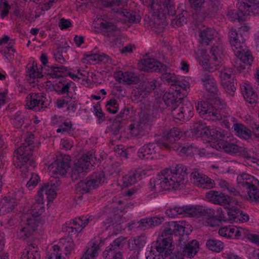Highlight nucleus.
Instances as JSON below:
<instances>
[{"mask_svg": "<svg viewBox=\"0 0 259 259\" xmlns=\"http://www.w3.org/2000/svg\"><path fill=\"white\" fill-rule=\"evenodd\" d=\"M186 167L176 164L161 171L156 179L149 182V189L156 192L170 189H181L185 185Z\"/></svg>", "mask_w": 259, "mask_h": 259, "instance_id": "f257e3e1", "label": "nucleus"}, {"mask_svg": "<svg viewBox=\"0 0 259 259\" xmlns=\"http://www.w3.org/2000/svg\"><path fill=\"white\" fill-rule=\"evenodd\" d=\"M228 36L232 49L236 57L233 64L234 67L237 69L244 68L245 64L250 65L253 61V57L250 52L246 49L245 38L242 34L239 35L237 30L232 28L229 31Z\"/></svg>", "mask_w": 259, "mask_h": 259, "instance_id": "f03ea898", "label": "nucleus"}, {"mask_svg": "<svg viewBox=\"0 0 259 259\" xmlns=\"http://www.w3.org/2000/svg\"><path fill=\"white\" fill-rule=\"evenodd\" d=\"M151 9L153 14L150 21V26L156 33H160L164 31L167 25L166 16L173 11V4L153 1L151 4Z\"/></svg>", "mask_w": 259, "mask_h": 259, "instance_id": "7ed1b4c3", "label": "nucleus"}, {"mask_svg": "<svg viewBox=\"0 0 259 259\" xmlns=\"http://www.w3.org/2000/svg\"><path fill=\"white\" fill-rule=\"evenodd\" d=\"M33 138V135H29L25 138V142L22 145L15 151L14 164L16 167L24 169L27 166V163L34 166L32 157V150L34 148Z\"/></svg>", "mask_w": 259, "mask_h": 259, "instance_id": "20e7f679", "label": "nucleus"}, {"mask_svg": "<svg viewBox=\"0 0 259 259\" xmlns=\"http://www.w3.org/2000/svg\"><path fill=\"white\" fill-rule=\"evenodd\" d=\"M178 245L180 247V250L170 256L169 259H185L193 258L199 249V243L196 240H189L187 235L179 237Z\"/></svg>", "mask_w": 259, "mask_h": 259, "instance_id": "39448f33", "label": "nucleus"}, {"mask_svg": "<svg viewBox=\"0 0 259 259\" xmlns=\"http://www.w3.org/2000/svg\"><path fill=\"white\" fill-rule=\"evenodd\" d=\"M216 136L213 141L210 142V146L217 150H222L224 152L233 154L239 151L240 147L235 143L236 140L231 137L226 136L225 131L219 129L215 133Z\"/></svg>", "mask_w": 259, "mask_h": 259, "instance_id": "423d86ee", "label": "nucleus"}, {"mask_svg": "<svg viewBox=\"0 0 259 259\" xmlns=\"http://www.w3.org/2000/svg\"><path fill=\"white\" fill-rule=\"evenodd\" d=\"M96 157L93 152L89 151L84 154L78 161L75 162L72 169L71 177L74 179H77L81 177L83 173L93 166L95 163Z\"/></svg>", "mask_w": 259, "mask_h": 259, "instance_id": "0eeeda50", "label": "nucleus"}, {"mask_svg": "<svg viewBox=\"0 0 259 259\" xmlns=\"http://www.w3.org/2000/svg\"><path fill=\"white\" fill-rule=\"evenodd\" d=\"M150 125L149 115L143 113L141 114L139 120L133 121L128 126V130L133 136L141 138L146 134Z\"/></svg>", "mask_w": 259, "mask_h": 259, "instance_id": "6e6552de", "label": "nucleus"}, {"mask_svg": "<svg viewBox=\"0 0 259 259\" xmlns=\"http://www.w3.org/2000/svg\"><path fill=\"white\" fill-rule=\"evenodd\" d=\"M196 110L199 115L208 120L217 121L222 117L221 111L217 109L208 101H200L198 103Z\"/></svg>", "mask_w": 259, "mask_h": 259, "instance_id": "1a4fd4ad", "label": "nucleus"}, {"mask_svg": "<svg viewBox=\"0 0 259 259\" xmlns=\"http://www.w3.org/2000/svg\"><path fill=\"white\" fill-rule=\"evenodd\" d=\"M185 93L180 92L175 86H170L169 89L164 94L163 101L165 105L170 108L171 114L172 110L176 109L180 103L181 99L185 96Z\"/></svg>", "mask_w": 259, "mask_h": 259, "instance_id": "9d476101", "label": "nucleus"}, {"mask_svg": "<svg viewBox=\"0 0 259 259\" xmlns=\"http://www.w3.org/2000/svg\"><path fill=\"white\" fill-rule=\"evenodd\" d=\"M94 219L95 217L93 215L81 216L66 223L63 226L62 229L70 235L75 234L81 231L88 224L93 223Z\"/></svg>", "mask_w": 259, "mask_h": 259, "instance_id": "9b49d317", "label": "nucleus"}, {"mask_svg": "<svg viewBox=\"0 0 259 259\" xmlns=\"http://www.w3.org/2000/svg\"><path fill=\"white\" fill-rule=\"evenodd\" d=\"M124 239L116 238L111 244L108 246L103 253L104 259H122L120 250L123 247Z\"/></svg>", "mask_w": 259, "mask_h": 259, "instance_id": "f8f14e48", "label": "nucleus"}, {"mask_svg": "<svg viewBox=\"0 0 259 259\" xmlns=\"http://www.w3.org/2000/svg\"><path fill=\"white\" fill-rule=\"evenodd\" d=\"M46 98L39 93H31L26 98V106L35 111H41L49 106Z\"/></svg>", "mask_w": 259, "mask_h": 259, "instance_id": "ddd939ff", "label": "nucleus"}, {"mask_svg": "<svg viewBox=\"0 0 259 259\" xmlns=\"http://www.w3.org/2000/svg\"><path fill=\"white\" fill-rule=\"evenodd\" d=\"M221 83L225 92L231 95L234 93L236 88L234 84V76L232 69L224 68L220 72Z\"/></svg>", "mask_w": 259, "mask_h": 259, "instance_id": "4468645a", "label": "nucleus"}, {"mask_svg": "<svg viewBox=\"0 0 259 259\" xmlns=\"http://www.w3.org/2000/svg\"><path fill=\"white\" fill-rule=\"evenodd\" d=\"M161 142V140H160L157 143H149L143 145L138 151V157L141 159H153L156 157L159 149H166L160 147Z\"/></svg>", "mask_w": 259, "mask_h": 259, "instance_id": "2eb2a0df", "label": "nucleus"}, {"mask_svg": "<svg viewBox=\"0 0 259 259\" xmlns=\"http://www.w3.org/2000/svg\"><path fill=\"white\" fill-rule=\"evenodd\" d=\"M236 6L246 18L251 14L259 15V2L256 0H238Z\"/></svg>", "mask_w": 259, "mask_h": 259, "instance_id": "dca6fc26", "label": "nucleus"}, {"mask_svg": "<svg viewBox=\"0 0 259 259\" xmlns=\"http://www.w3.org/2000/svg\"><path fill=\"white\" fill-rule=\"evenodd\" d=\"M101 27L107 30L108 36L112 45L114 47H119L122 45V38L119 35L120 31L117 28L111 23L103 21L101 23Z\"/></svg>", "mask_w": 259, "mask_h": 259, "instance_id": "f3484780", "label": "nucleus"}, {"mask_svg": "<svg viewBox=\"0 0 259 259\" xmlns=\"http://www.w3.org/2000/svg\"><path fill=\"white\" fill-rule=\"evenodd\" d=\"M190 180L194 185L200 188L210 189L213 186V181L197 169L193 170Z\"/></svg>", "mask_w": 259, "mask_h": 259, "instance_id": "a211bd4d", "label": "nucleus"}, {"mask_svg": "<svg viewBox=\"0 0 259 259\" xmlns=\"http://www.w3.org/2000/svg\"><path fill=\"white\" fill-rule=\"evenodd\" d=\"M172 238V237L169 235L163 236L162 232L161 237L158 238L156 242L152 243V244L158 251H159L162 255L164 254L165 256H167L171 253L172 250L171 248Z\"/></svg>", "mask_w": 259, "mask_h": 259, "instance_id": "6ab92c4d", "label": "nucleus"}, {"mask_svg": "<svg viewBox=\"0 0 259 259\" xmlns=\"http://www.w3.org/2000/svg\"><path fill=\"white\" fill-rule=\"evenodd\" d=\"M182 135V132L179 128L174 127L171 129L168 133L162 137L161 142L160 143V147L170 150L174 144L177 143L175 141L179 140Z\"/></svg>", "mask_w": 259, "mask_h": 259, "instance_id": "aec40b11", "label": "nucleus"}, {"mask_svg": "<svg viewBox=\"0 0 259 259\" xmlns=\"http://www.w3.org/2000/svg\"><path fill=\"white\" fill-rule=\"evenodd\" d=\"M196 59L206 71L213 72L217 70V65L213 64L211 59L209 58L205 50L200 49L195 52Z\"/></svg>", "mask_w": 259, "mask_h": 259, "instance_id": "412c9836", "label": "nucleus"}, {"mask_svg": "<svg viewBox=\"0 0 259 259\" xmlns=\"http://www.w3.org/2000/svg\"><path fill=\"white\" fill-rule=\"evenodd\" d=\"M140 67L141 70L145 72H161L166 68V66L160 62L148 57L142 60Z\"/></svg>", "mask_w": 259, "mask_h": 259, "instance_id": "4be33fe9", "label": "nucleus"}, {"mask_svg": "<svg viewBox=\"0 0 259 259\" xmlns=\"http://www.w3.org/2000/svg\"><path fill=\"white\" fill-rule=\"evenodd\" d=\"M172 115L180 120H188L193 115V107L191 103H186L172 110Z\"/></svg>", "mask_w": 259, "mask_h": 259, "instance_id": "5701e85b", "label": "nucleus"}, {"mask_svg": "<svg viewBox=\"0 0 259 259\" xmlns=\"http://www.w3.org/2000/svg\"><path fill=\"white\" fill-rule=\"evenodd\" d=\"M206 198L214 204L222 206L229 204L232 198L221 192L210 191L206 194Z\"/></svg>", "mask_w": 259, "mask_h": 259, "instance_id": "b1692460", "label": "nucleus"}, {"mask_svg": "<svg viewBox=\"0 0 259 259\" xmlns=\"http://www.w3.org/2000/svg\"><path fill=\"white\" fill-rule=\"evenodd\" d=\"M218 39L211 47L209 50L212 56L211 60L214 61L213 64L217 65V69H218V66L221 62L225 53V48L222 41L220 38Z\"/></svg>", "mask_w": 259, "mask_h": 259, "instance_id": "393cba45", "label": "nucleus"}, {"mask_svg": "<svg viewBox=\"0 0 259 259\" xmlns=\"http://www.w3.org/2000/svg\"><path fill=\"white\" fill-rule=\"evenodd\" d=\"M38 224V221L28 217L27 218V224L17 232L18 237L22 240H25L29 237L32 234L33 231L36 229Z\"/></svg>", "mask_w": 259, "mask_h": 259, "instance_id": "a878e982", "label": "nucleus"}, {"mask_svg": "<svg viewBox=\"0 0 259 259\" xmlns=\"http://www.w3.org/2000/svg\"><path fill=\"white\" fill-rule=\"evenodd\" d=\"M219 129H210L209 127L207 126L205 123L202 122L195 123L191 129V132L197 137H202L204 135L207 136L210 135L214 139L216 136L217 132H219Z\"/></svg>", "mask_w": 259, "mask_h": 259, "instance_id": "bb28decb", "label": "nucleus"}, {"mask_svg": "<svg viewBox=\"0 0 259 259\" xmlns=\"http://www.w3.org/2000/svg\"><path fill=\"white\" fill-rule=\"evenodd\" d=\"M200 79L204 89L210 94V96L219 92L217 81L212 75L207 73H203Z\"/></svg>", "mask_w": 259, "mask_h": 259, "instance_id": "cd10ccee", "label": "nucleus"}, {"mask_svg": "<svg viewBox=\"0 0 259 259\" xmlns=\"http://www.w3.org/2000/svg\"><path fill=\"white\" fill-rule=\"evenodd\" d=\"M114 76L117 81L123 84H132L138 80V77L131 71H118L114 73Z\"/></svg>", "mask_w": 259, "mask_h": 259, "instance_id": "c85d7f7f", "label": "nucleus"}, {"mask_svg": "<svg viewBox=\"0 0 259 259\" xmlns=\"http://www.w3.org/2000/svg\"><path fill=\"white\" fill-rule=\"evenodd\" d=\"M56 182H53L51 181L49 183L45 185L38 191L37 194L42 197H44V194H45L49 201H53L56 196V191L59 186L57 180Z\"/></svg>", "mask_w": 259, "mask_h": 259, "instance_id": "c756f323", "label": "nucleus"}, {"mask_svg": "<svg viewBox=\"0 0 259 259\" xmlns=\"http://www.w3.org/2000/svg\"><path fill=\"white\" fill-rule=\"evenodd\" d=\"M70 166L69 161L58 159L53 162L49 166L50 175L58 174L61 176L65 175Z\"/></svg>", "mask_w": 259, "mask_h": 259, "instance_id": "7c9ffc66", "label": "nucleus"}, {"mask_svg": "<svg viewBox=\"0 0 259 259\" xmlns=\"http://www.w3.org/2000/svg\"><path fill=\"white\" fill-rule=\"evenodd\" d=\"M238 185L246 190L251 187L259 186V181L253 176L248 174L243 173L237 176Z\"/></svg>", "mask_w": 259, "mask_h": 259, "instance_id": "2f4dec72", "label": "nucleus"}, {"mask_svg": "<svg viewBox=\"0 0 259 259\" xmlns=\"http://www.w3.org/2000/svg\"><path fill=\"white\" fill-rule=\"evenodd\" d=\"M17 205L15 201L10 196L0 199V217L13 212Z\"/></svg>", "mask_w": 259, "mask_h": 259, "instance_id": "473e14b6", "label": "nucleus"}, {"mask_svg": "<svg viewBox=\"0 0 259 259\" xmlns=\"http://www.w3.org/2000/svg\"><path fill=\"white\" fill-rule=\"evenodd\" d=\"M185 231V228L175 222H170L167 224V227L163 231V236L169 235L172 236L174 234L176 240L178 241L179 237L184 234H181Z\"/></svg>", "mask_w": 259, "mask_h": 259, "instance_id": "72a5a7b5", "label": "nucleus"}, {"mask_svg": "<svg viewBox=\"0 0 259 259\" xmlns=\"http://www.w3.org/2000/svg\"><path fill=\"white\" fill-rule=\"evenodd\" d=\"M45 211V205L44 197L40 196L38 194L35 197V202L31 206V209L29 211V213L31 217H29L31 219L37 220V217L41 215Z\"/></svg>", "mask_w": 259, "mask_h": 259, "instance_id": "f704fd0d", "label": "nucleus"}, {"mask_svg": "<svg viewBox=\"0 0 259 259\" xmlns=\"http://www.w3.org/2000/svg\"><path fill=\"white\" fill-rule=\"evenodd\" d=\"M240 88L244 98L246 102L250 104L256 102L257 96L249 83H243L240 85Z\"/></svg>", "mask_w": 259, "mask_h": 259, "instance_id": "c9c22d12", "label": "nucleus"}, {"mask_svg": "<svg viewBox=\"0 0 259 259\" xmlns=\"http://www.w3.org/2000/svg\"><path fill=\"white\" fill-rule=\"evenodd\" d=\"M232 128L235 135L242 139L248 140L251 137V131L242 123H234Z\"/></svg>", "mask_w": 259, "mask_h": 259, "instance_id": "e433bc0d", "label": "nucleus"}, {"mask_svg": "<svg viewBox=\"0 0 259 259\" xmlns=\"http://www.w3.org/2000/svg\"><path fill=\"white\" fill-rule=\"evenodd\" d=\"M217 32L211 28H203L199 33V41L202 44L209 45L216 36Z\"/></svg>", "mask_w": 259, "mask_h": 259, "instance_id": "4c0bfd02", "label": "nucleus"}, {"mask_svg": "<svg viewBox=\"0 0 259 259\" xmlns=\"http://www.w3.org/2000/svg\"><path fill=\"white\" fill-rule=\"evenodd\" d=\"M199 217H203L207 219V223L208 225L213 227L215 224L214 210L210 208L198 206Z\"/></svg>", "mask_w": 259, "mask_h": 259, "instance_id": "58836bf2", "label": "nucleus"}, {"mask_svg": "<svg viewBox=\"0 0 259 259\" xmlns=\"http://www.w3.org/2000/svg\"><path fill=\"white\" fill-rule=\"evenodd\" d=\"M101 241L100 240H93L90 242L89 247L80 259H94L98 255V250L100 248Z\"/></svg>", "mask_w": 259, "mask_h": 259, "instance_id": "ea45409f", "label": "nucleus"}, {"mask_svg": "<svg viewBox=\"0 0 259 259\" xmlns=\"http://www.w3.org/2000/svg\"><path fill=\"white\" fill-rule=\"evenodd\" d=\"M40 254L36 244H30L24 250L21 259H40Z\"/></svg>", "mask_w": 259, "mask_h": 259, "instance_id": "a19ab883", "label": "nucleus"}, {"mask_svg": "<svg viewBox=\"0 0 259 259\" xmlns=\"http://www.w3.org/2000/svg\"><path fill=\"white\" fill-rule=\"evenodd\" d=\"M218 186L222 190V191L229 193L230 195L237 196L240 195V192L230 182L223 180L218 179L216 181Z\"/></svg>", "mask_w": 259, "mask_h": 259, "instance_id": "79ce46f5", "label": "nucleus"}, {"mask_svg": "<svg viewBox=\"0 0 259 259\" xmlns=\"http://www.w3.org/2000/svg\"><path fill=\"white\" fill-rule=\"evenodd\" d=\"M60 245L58 246L60 248V253L62 254V250H64V254L67 255L73 249L74 244L70 237L61 239L59 242ZM57 246V245H56ZM62 257H63L61 256Z\"/></svg>", "mask_w": 259, "mask_h": 259, "instance_id": "37998d69", "label": "nucleus"}, {"mask_svg": "<svg viewBox=\"0 0 259 259\" xmlns=\"http://www.w3.org/2000/svg\"><path fill=\"white\" fill-rule=\"evenodd\" d=\"M115 13L118 14L121 16L124 17V20L130 23H138L140 19L139 17H136L135 13L129 12L127 10H122L120 9H114Z\"/></svg>", "mask_w": 259, "mask_h": 259, "instance_id": "c03bdc74", "label": "nucleus"}, {"mask_svg": "<svg viewBox=\"0 0 259 259\" xmlns=\"http://www.w3.org/2000/svg\"><path fill=\"white\" fill-rule=\"evenodd\" d=\"M94 188L99 187L105 181V175L103 171L95 172L88 178Z\"/></svg>", "mask_w": 259, "mask_h": 259, "instance_id": "a18cd8bd", "label": "nucleus"}, {"mask_svg": "<svg viewBox=\"0 0 259 259\" xmlns=\"http://www.w3.org/2000/svg\"><path fill=\"white\" fill-rule=\"evenodd\" d=\"M238 237L246 236L247 239L252 243L259 245V235L248 233V231L245 229L238 227Z\"/></svg>", "mask_w": 259, "mask_h": 259, "instance_id": "49530a36", "label": "nucleus"}, {"mask_svg": "<svg viewBox=\"0 0 259 259\" xmlns=\"http://www.w3.org/2000/svg\"><path fill=\"white\" fill-rule=\"evenodd\" d=\"M90 183L88 178L79 182L75 189L76 194L79 195L85 194L89 192L90 190L94 189Z\"/></svg>", "mask_w": 259, "mask_h": 259, "instance_id": "de8ad7c7", "label": "nucleus"}, {"mask_svg": "<svg viewBox=\"0 0 259 259\" xmlns=\"http://www.w3.org/2000/svg\"><path fill=\"white\" fill-rule=\"evenodd\" d=\"M239 209L232 207L227 209V217H221L225 221H228L231 223H237V219L239 213Z\"/></svg>", "mask_w": 259, "mask_h": 259, "instance_id": "09e8293b", "label": "nucleus"}, {"mask_svg": "<svg viewBox=\"0 0 259 259\" xmlns=\"http://www.w3.org/2000/svg\"><path fill=\"white\" fill-rule=\"evenodd\" d=\"M208 248L216 252H220L224 248L223 242L215 239H210L206 242Z\"/></svg>", "mask_w": 259, "mask_h": 259, "instance_id": "8fccbe9b", "label": "nucleus"}, {"mask_svg": "<svg viewBox=\"0 0 259 259\" xmlns=\"http://www.w3.org/2000/svg\"><path fill=\"white\" fill-rule=\"evenodd\" d=\"M66 71V67L62 65H52L51 67V70L48 74L52 78H58L62 77L63 75V73Z\"/></svg>", "mask_w": 259, "mask_h": 259, "instance_id": "3c124183", "label": "nucleus"}, {"mask_svg": "<svg viewBox=\"0 0 259 259\" xmlns=\"http://www.w3.org/2000/svg\"><path fill=\"white\" fill-rule=\"evenodd\" d=\"M26 76L30 79H35L42 76L41 72L37 69L36 65L34 64H28L27 66Z\"/></svg>", "mask_w": 259, "mask_h": 259, "instance_id": "603ef678", "label": "nucleus"}, {"mask_svg": "<svg viewBox=\"0 0 259 259\" xmlns=\"http://www.w3.org/2000/svg\"><path fill=\"white\" fill-rule=\"evenodd\" d=\"M151 226L150 218L142 219L140 221L136 222H133L128 224V227L129 230H132L135 227L140 228V229L148 228Z\"/></svg>", "mask_w": 259, "mask_h": 259, "instance_id": "864d4df0", "label": "nucleus"}, {"mask_svg": "<svg viewBox=\"0 0 259 259\" xmlns=\"http://www.w3.org/2000/svg\"><path fill=\"white\" fill-rule=\"evenodd\" d=\"M188 13L186 11H183V12L177 15L175 19H173L171 21V25L173 27L181 26L187 23V17Z\"/></svg>", "mask_w": 259, "mask_h": 259, "instance_id": "5fc2aeb1", "label": "nucleus"}, {"mask_svg": "<svg viewBox=\"0 0 259 259\" xmlns=\"http://www.w3.org/2000/svg\"><path fill=\"white\" fill-rule=\"evenodd\" d=\"M259 186H255L251 187L247 189V192L248 197L247 199L251 202H259Z\"/></svg>", "mask_w": 259, "mask_h": 259, "instance_id": "6e6d98bb", "label": "nucleus"}, {"mask_svg": "<svg viewBox=\"0 0 259 259\" xmlns=\"http://www.w3.org/2000/svg\"><path fill=\"white\" fill-rule=\"evenodd\" d=\"M71 88H74V83L70 81L67 83L60 82L55 90L60 94H65L69 93Z\"/></svg>", "mask_w": 259, "mask_h": 259, "instance_id": "4d7b16f0", "label": "nucleus"}, {"mask_svg": "<svg viewBox=\"0 0 259 259\" xmlns=\"http://www.w3.org/2000/svg\"><path fill=\"white\" fill-rule=\"evenodd\" d=\"M208 8L205 10L206 15H211L217 12L221 8L220 0H208Z\"/></svg>", "mask_w": 259, "mask_h": 259, "instance_id": "13d9d810", "label": "nucleus"}, {"mask_svg": "<svg viewBox=\"0 0 259 259\" xmlns=\"http://www.w3.org/2000/svg\"><path fill=\"white\" fill-rule=\"evenodd\" d=\"M128 0H103V5L106 7L113 8L112 11L115 13L114 9H118L117 7L123 6L127 4Z\"/></svg>", "mask_w": 259, "mask_h": 259, "instance_id": "bf43d9fd", "label": "nucleus"}, {"mask_svg": "<svg viewBox=\"0 0 259 259\" xmlns=\"http://www.w3.org/2000/svg\"><path fill=\"white\" fill-rule=\"evenodd\" d=\"M190 81L191 79L190 77H186L185 78H179L177 81L175 87L177 89L182 92L181 90L187 91L190 87Z\"/></svg>", "mask_w": 259, "mask_h": 259, "instance_id": "052dcab7", "label": "nucleus"}, {"mask_svg": "<svg viewBox=\"0 0 259 259\" xmlns=\"http://www.w3.org/2000/svg\"><path fill=\"white\" fill-rule=\"evenodd\" d=\"M60 248L57 245H53L48 251L47 254V259H64L61 257V254L60 253Z\"/></svg>", "mask_w": 259, "mask_h": 259, "instance_id": "680f3d73", "label": "nucleus"}, {"mask_svg": "<svg viewBox=\"0 0 259 259\" xmlns=\"http://www.w3.org/2000/svg\"><path fill=\"white\" fill-rule=\"evenodd\" d=\"M161 78L164 82H165L171 86H175L178 77L175 74L169 72H165L163 73L161 76Z\"/></svg>", "mask_w": 259, "mask_h": 259, "instance_id": "e2e57ef3", "label": "nucleus"}, {"mask_svg": "<svg viewBox=\"0 0 259 259\" xmlns=\"http://www.w3.org/2000/svg\"><path fill=\"white\" fill-rule=\"evenodd\" d=\"M146 242V237L145 235H140L130 240V243L135 245L134 248L141 249L144 247Z\"/></svg>", "mask_w": 259, "mask_h": 259, "instance_id": "0e129e2a", "label": "nucleus"}, {"mask_svg": "<svg viewBox=\"0 0 259 259\" xmlns=\"http://www.w3.org/2000/svg\"><path fill=\"white\" fill-rule=\"evenodd\" d=\"M220 95L219 92H217V94L211 96V97L210 100L217 108L222 110L225 108L226 104L224 101L220 97Z\"/></svg>", "mask_w": 259, "mask_h": 259, "instance_id": "69168bd1", "label": "nucleus"}, {"mask_svg": "<svg viewBox=\"0 0 259 259\" xmlns=\"http://www.w3.org/2000/svg\"><path fill=\"white\" fill-rule=\"evenodd\" d=\"M146 259H160L161 253L152 244L148 247L145 253Z\"/></svg>", "mask_w": 259, "mask_h": 259, "instance_id": "338daca9", "label": "nucleus"}, {"mask_svg": "<svg viewBox=\"0 0 259 259\" xmlns=\"http://www.w3.org/2000/svg\"><path fill=\"white\" fill-rule=\"evenodd\" d=\"M238 12L235 10H232L229 12L228 16L229 19L232 21H235L238 20L239 21H246L247 18L246 15L243 13H241L238 9Z\"/></svg>", "mask_w": 259, "mask_h": 259, "instance_id": "774afa93", "label": "nucleus"}]
</instances>
